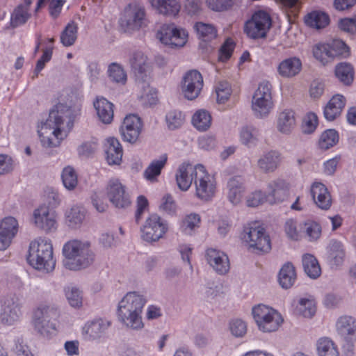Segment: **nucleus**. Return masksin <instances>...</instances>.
<instances>
[{
	"label": "nucleus",
	"instance_id": "nucleus-1",
	"mask_svg": "<svg viewBox=\"0 0 356 356\" xmlns=\"http://www.w3.org/2000/svg\"><path fill=\"white\" fill-rule=\"evenodd\" d=\"M57 100L47 120L38 127L40 143L44 147L58 146L73 126L74 115L72 107L60 102L63 95L58 96Z\"/></svg>",
	"mask_w": 356,
	"mask_h": 356
},
{
	"label": "nucleus",
	"instance_id": "nucleus-2",
	"mask_svg": "<svg viewBox=\"0 0 356 356\" xmlns=\"http://www.w3.org/2000/svg\"><path fill=\"white\" fill-rule=\"evenodd\" d=\"M63 265L71 270H79L88 267L95 259L91 244L88 241L70 240L63 247Z\"/></svg>",
	"mask_w": 356,
	"mask_h": 356
},
{
	"label": "nucleus",
	"instance_id": "nucleus-3",
	"mask_svg": "<svg viewBox=\"0 0 356 356\" xmlns=\"http://www.w3.org/2000/svg\"><path fill=\"white\" fill-rule=\"evenodd\" d=\"M145 302L143 297L136 292L127 293L118 305L120 321L133 329L141 328L143 325L141 313Z\"/></svg>",
	"mask_w": 356,
	"mask_h": 356
},
{
	"label": "nucleus",
	"instance_id": "nucleus-4",
	"mask_svg": "<svg viewBox=\"0 0 356 356\" xmlns=\"http://www.w3.org/2000/svg\"><path fill=\"white\" fill-rule=\"evenodd\" d=\"M53 254L51 240L40 237L31 242L27 259L30 265L35 268L49 272L53 270L56 266Z\"/></svg>",
	"mask_w": 356,
	"mask_h": 356
},
{
	"label": "nucleus",
	"instance_id": "nucleus-5",
	"mask_svg": "<svg viewBox=\"0 0 356 356\" xmlns=\"http://www.w3.org/2000/svg\"><path fill=\"white\" fill-rule=\"evenodd\" d=\"M129 63L138 77V87L142 90L140 98L149 105L155 104L157 102L156 90L151 88L149 82L144 79V77L145 79L147 77L145 74L148 67L147 56L142 51H137L132 54Z\"/></svg>",
	"mask_w": 356,
	"mask_h": 356
},
{
	"label": "nucleus",
	"instance_id": "nucleus-6",
	"mask_svg": "<svg viewBox=\"0 0 356 356\" xmlns=\"http://www.w3.org/2000/svg\"><path fill=\"white\" fill-rule=\"evenodd\" d=\"M252 313L258 329L263 332L277 331L284 321L277 310L263 304L254 307Z\"/></svg>",
	"mask_w": 356,
	"mask_h": 356
},
{
	"label": "nucleus",
	"instance_id": "nucleus-7",
	"mask_svg": "<svg viewBox=\"0 0 356 356\" xmlns=\"http://www.w3.org/2000/svg\"><path fill=\"white\" fill-rule=\"evenodd\" d=\"M243 232V238L252 252L262 254L270 250V236L262 226L251 223L244 228Z\"/></svg>",
	"mask_w": 356,
	"mask_h": 356
},
{
	"label": "nucleus",
	"instance_id": "nucleus-8",
	"mask_svg": "<svg viewBox=\"0 0 356 356\" xmlns=\"http://www.w3.org/2000/svg\"><path fill=\"white\" fill-rule=\"evenodd\" d=\"M274 107L272 96V85L268 81H261L255 90L252 108L257 117L267 116Z\"/></svg>",
	"mask_w": 356,
	"mask_h": 356
},
{
	"label": "nucleus",
	"instance_id": "nucleus-9",
	"mask_svg": "<svg viewBox=\"0 0 356 356\" xmlns=\"http://www.w3.org/2000/svg\"><path fill=\"white\" fill-rule=\"evenodd\" d=\"M194 184L195 195L197 198L208 201L215 195L216 191V179L207 172L205 167L202 164L195 165Z\"/></svg>",
	"mask_w": 356,
	"mask_h": 356
},
{
	"label": "nucleus",
	"instance_id": "nucleus-10",
	"mask_svg": "<svg viewBox=\"0 0 356 356\" xmlns=\"http://www.w3.org/2000/svg\"><path fill=\"white\" fill-rule=\"evenodd\" d=\"M271 26L272 19L270 15L264 10H258L245 22L243 31L251 39H261L266 38Z\"/></svg>",
	"mask_w": 356,
	"mask_h": 356
},
{
	"label": "nucleus",
	"instance_id": "nucleus-11",
	"mask_svg": "<svg viewBox=\"0 0 356 356\" xmlns=\"http://www.w3.org/2000/svg\"><path fill=\"white\" fill-rule=\"evenodd\" d=\"M120 26L124 32L139 30L147 25L145 8L137 3H129L125 7Z\"/></svg>",
	"mask_w": 356,
	"mask_h": 356
},
{
	"label": "nucleus",
	"instance_id": "nucleus-12",
	"mask_svg": "<svg viewBox=\"0 0 356 356\" xmlns=\"http://www.w3.org/2000/svg\"><path fill=\"white\" fill-rule=\"evenodd\" d=\"M168 230L166 221L159 215L152 213L141 227V237L147 242H156L163 238Z\"/></svg>",
	"mask_w": 356,
	"mask_h": 356
},
{
	"label": "nucleus",
	"instance_id": "nucleus-13",
	"mask_svg": "<svg viewBox=\"0 0 356 356\" xmlns=\"http://www.w3.org/2000/svg\"><path fill=\"white\" fill-rule=\"evenodd\" d=\"M336 328L338 333L346 340L342 347L345 356H353L352 341L356 339V319L350 316H342L337 320Z\"/></svg>",
	"mask_w": 356,
	"mask_h": 356
},
{
	"label": "nucleus",
	"instance_id": "nucleus-14",
	"mask_svg": "<svg viewBox=\"0 0 356 356\" xmlns=\"http://www.w3.org/2000/svg\"><path fill=\"white\" fill-rule=\"evenodd\" d=\"M157 35L162 43L170 47H181L188 40L187 31L177 27L175 24L163 25Z\"/></svg>",
	"mask_w": 356,
	"mask_h": 356
},
{
	"label": "nucleus",
	"instance_id": "nucleus-15",
	"mask_svg": "<svg viewBox=\"0 0 356 356\" xmlns=\"http://www.w3.org/2000/svg\"><path fill=\"white\" fill-rule=\"evenodd\" d=\"M106 194L110 202L117 208H126L131 203V197L125 186L118 179L109 180Z\"/></svg>",
	"mask_w": 356,
	"mask_h": 356
},
{
	"label": "nucleus",
	"instance_id": "nucleus-16",
	"mask_svg": "<svg viewBox=\"0 0 356 356\" xmlns=\"http://www.w3.org/2000/svg\"><path fill=\"white\" fill-rule=\"evenodd\" d=\"M143 129L141 119L134 114L127 115L120 127V133L124 140L135 143Z\"/></svg>",
	"mask_w": 356,
	"mask_h": 356
},
{
	"label": "nucleus",
	"instance_id": "nucleus-17",
	"mask_svg": "<svg viewBox=\"0 0 356 356\" xmlns=\"http://www.w3.org/2000/svg\"><path fill=\"white\" fill-rule=\"evenodd\" d=\"M290 184L282 179H277L268 183L267 202L270 204H278L285 201L289 195Z\"/></svg>",
	"mask_w": 356,
	"mask_h": 356
},
{
	"label": "nucleus",
	"instance_id": "nucleus-18",
	"mask_svg": "<svg viewBox=\"0 0 356 356\" xmlns=\"http://www.w3.org/2000/svg\"><path fill=\"white\" fill-rule=\"evenodd\" d=\"M203 86L202 74L197 70H191L184 78L182 91L184 97L193 100L198 97Z\"/></svg>",
	"mask_w": 356,
	"mask_h": 356
},
{
	"label": "nucleus",
	"instance_id": "nucleus-19",
	"mask_svg": "<svg viewBox=\"0 0 356 356\" xmlns=\"http://www.w3.org/2000/svg\"><path fill=\"white\" fill-rule=\"evenodd\" d=\"M2 307L3 312L0 314V323L10 325L19 320L22 312L17 297L10 296L5 299Z\"/></svg>",
	"mask_w": 356,
	"mask_h": 356
},
{
	"label": "nucleus",
	"instance_id": "nucleus-20",
	"mask_svg": "<svg viewBox=\"0 0 356 356\" xmlns=\"http://www.w3.org/2000/svg\"><path fill=\"white\" fill-rule=\"evenodd\" d=\"M35 225L45 232L55 230L57 227L56 216L47 206H40L33 213Z\"/></svg>",
	"mask_w": 356,
	"mask_h": 356
},
{
	"label": "nucleus",
	"instance_id": "nucleus-21",
	"mask_svg": "<svg viewBox=\"0 0 356 356\" xmlns=\"http://www.w3.org/2000/svg\"><path fill=\"white\" fill-rule=\"evenodd\" d=\"M18 231V222L13 217H6L0 223V250H5Z\"/></svg>",
	"mask_w": 356,
	"mask_h": 356
},
{
	"label": "nucleus",
	"instance_id": "nucleus-22",
	"mask_svg": "<svg viewBox=\"0 0 356 356\" xmlns=\"http://www.w3.org/2000/svg\"><path fill=\"white\" fill-rule=\"evenodd\" d=\"M207 261L211 266L219 274L224 275L229 269L228 257L223 252L213 248L207 250Z\"/></svg>",
	"mask_w": 356,
	"mask_h": 356
},
{
	"label": "nucleus",
	"instance_id": "nucleus-23",
	"mask_svg": "<svg viewBox=\"0 0 356 356\" xmlns=\"http://www.w3.org/2000/svg\"><path fill=\"white\" fill-rule=\"evenodd\" d=\"M311 195L316 206L327 210L332 205V197L327 187L321 182H314L311 186Z\"/></svg>",
	"mask_w": 356,
	"mask_h": 356
},
{
	"label": "nucleus",
	"instance_id": "nucleus-24",
	"mask_svg": "<svg viewBox=\"0 0 356 356\" xmlns=\"http://www.w3.org/2000/svg\"><path fill=\"white\" fill-rule=\"evenodd\" d=\"M195 165L193 166L189 163H181L176 172V181L178 187L184 191H186L191 187L195 180Z\"/></svg>",
	"mask_w": 356,
	"mask_h": 356
},
{
	"label": "nucleus",
	"instance_id": "nucleus-25",
	"mask_svg": "<svg viewBox=\"0 0 356 356\" xmlns=\"http://www.w3.org/2000/svg\"><path fill=\"white\" fill-rule=\"evenodd\" d=\"M227 198L233 204H239L244 196L245 188L244 180L240 176H235L229 179L227 182Z\"/></svg>",
	"mask_w": 356,
	"mask_h": 356
},
{
	"label": "nucleus",
	"instance_id": "nucleus-26",
	"mask_svg": "<svg viewBox=\"0 0 356 356\" xmlns=\"http://www.w3.org/2000/svg\"><path fill=\"white\" fill-rule=\"evenodd\" d=\"M104 146L108 163L109 165H120L122 161L123 150L119 140L113 137L108 138Z\"/></svg>",
	"mask_w": 356,
	"mask_h": 356
},
{
	"label": "nucleus",
	"instance_id": "nucleus-27",
	"mask_svg": "<svg viewBox=\"0 0 356 356\" xmlns=\"http://www.w3.org/2000/svg\"><path fill=\"white\" fill-rule=\"evenodd\" d=\"M111 325V322L102 318L86 323L83 327V334L89 340L100 338Z\"/></svg>",
	"mask_w": 356,
	"mask_h": 356
},
{
	"label": "nucleus",
	"instance_id": "nucleus-28",
	"mask_svg": "<svg viewBox=\"0 0 356 356\" xmlns=\"http://www.w3.org/2000/svg\"><path fill=\"white\" fill-rule=\"evenodd\" d=\"M346 98L342 95L337 94L332 96L323 110L325 119L332 121L339 117L346 105Z\"/></svg>",
	"mask_w": 356,
	"mask_h": 356
},
{
	"label": "nucleus",
	"instance_id": "nucleus-29",
	"mask_svg": "<svg viewBox=\"0 0 356 356\" xmlns=\"http://www.w3.org/2000/svg\"><path fill=\"white\" fill-rule=\"evenodd\" d=\"M149 2L160 14L166 16L175 17L181 10L178 0H149Z\"/></svg>",
	"mask_w": 356,
	"mask_h": 356
},
{
	"label": "nucleus",
	"instance_id": "nucleus-30",
	"mask_svg": "<svg viewBox=\"0 0 356 356\" xmlns=\"http://www.w3.org/2000/svg\"><path fill=\"white\" fill-rule=\"evenodd\" d=\"M296 126L295 113L292 110L286 109L280 113L277 119V129L283 134H289Z\"/></svg>",
	"mask_w": 356,
	"mask_h": 356
},
{
	"label": "nucleus",
	"instance_id": "nucleus-31",
	"mask_svg": "<svg viewBox=\"0 0 356 356\" xmlns=\"http://www.w3.org/2000/svg\"><path fill=\"white\" fill-rule=\"evenodd\" d=\"M32 0H24L23 3L18 5L11 15L10 24L14 28L24 24L31 17L29 8Z\"/></svg>",
	"mask_w": 356,
	"mask_h": 356
},
{
	"label": "nucleus",
	"instance_id": "nucleus-32",
	"mask_svg": "<svg viewBox=\"0 0 356 356\" xmlns=\"http://www.w3.org/2000/svg\"><path fill=\"white\" fill-rule=\"evenodd\" d=\"M94 106L99 120L105 123L109 124L113 118V104L104 97L97 98L94 102Z\"/></svg>",
	"mask_w": 356,
	"mask_h": 356
},
{
	"label": "nucleus",
	"instance_id": "nucleus-33",
	"mask_svg": "<svg viewBox=\"0 0 356 356\" xmlns=\"http://www.w3.org/2000/svg\"><path fill=\"white\" fill-rule=\"evenodd\" d=\"M301 68V60L292 57L282 60L278 65L277 71L283 77H293L300 72Z\"/></svg>",
	"mask_w": 356,
	"mask_h": 356
},
{
	"label": "nucleus",
	"instance_id": "nucleus-34",
	"mask_svg": "<svg viewBox=\"0 0 356 356\" xmlns=\"http://www.w3.org/2000/svg\"><path fill=\"white\" fill-rule=\"evenodd\" d=\"M49 307L48 306L41 305L33 312L32 323L34 328L40 334L49 332L47 329L49 323Z\"/></svg>",
	"mask_w": 356,
	"mask_h": 356
},
{
	"label": "nucleus",
	"instance_id": "nucleus-35",
	"mask_svg": "<svg viewBox=\"0 0 356 356\" xmlns=\"http://www.w3.org/2000/svg\"><path fill=\"white\" fill-rule=\"evenodd\" d=\"M168 156L164 154L159 159L153 160L144 172V177L150 181H155L161 175L162 169L167 163Z\"/></svg>",
	"mask_w": 356,
	"mask_h": 356
},
{
	"label": "nucleus",
	"instance_id": "nucleus-36",
	"mask_svg": "<svg viewBox=\"0 0 356 356\" xmlns=\"http://www.w3.org/2000/svg\"><path fill=\"white\" fill-rule=\"evenodd\" d=\"M305 22L309 27L321 29L329 24L330 17L324 12L314 10L306 15Z\"/></svg>",
	"mask_w": 356,
	"mask_h": 356
},
{
	"label": "nucleus",
	"instance_id": "nucleus-37",
	"mask_svg": "<svg viewBox=\"0 0 356 356\" xmlns=\"http://www.w3.org/2000/svg\"><path fill=\"white\" fill-rule=\"evenodd\" d=\"M280 163V155L277 152L270 151L258 161L260 169L266 172L275 170Z\"/></svg>",
	"mask_w": 356,
	"mask_h": 356
},
{
	"label": "nucleus",
	"instance_id": "nucleus-38",
	"mask_svg": "<svg viewBox=\"0 0 356 356\" xmlns=\"http://www.w3.org/2000/svg\"><path fill=\"white\" fill-rule=\"evenodd\" d=\"M296 279V273L294 266L291 263L284 264L280 270L278 280L282 288L291 287Z\"/></svg>",
	"mask_w": 356,
	"mask_h": 356
},
{
	"label": "nucleus",
	"instance_id": "nucleus-39",
	"mask_svg": "<svg viewBox=\"0 0 356 356\" xmlns=\"http://www.w3.org/2000/svg\"><path fill=\"white\" fill-rule=\"evenodd\" d=\"M316 351L318 356H339L337 346L328 337H321L317 341Z\"/></svg>",
	"mask_w": 356,
	"mask_h": 356
},
{
	"label": "nucleus",
	"instance_id": "nucleus-40",
	"mask_svg": "<svg viewBox=\"0 0 356 356\" xmlns=\"http://www.w3.org/2000/svg\"><path fill=\"white\" fill-rule=\"evenodd\" d=\"M335 75L344 85H350L354 79L353 67L347 63H339L335 67Z\"/></svg>",
	"mask_w": 356,
	"mask_h": 356
},
{
	"label": "nucleus",
	"instance_id": "nucleus-41",
	"mask_svg": "<svg viewBox=\"0 0 356 356\" xmlns=\"http://www.w3.org/2000/svg\"><path fill=\"white\" fill-rule=\"evenodd\" d=\"M302 265L305 273L311 278L316 279L321 273L318 260L312 254H306L302 257Z\"/></svg>",
	"mask_w": 356,
	"mask_h": 356
},
{
	"label": "nucleus",
	"instance_id": "nucleus-42",
	"mask_svg": "<svg viewBox=\"0 0 356 356\" xmlns=\"http://www.w3.org/2000/svg\"><path fill=\"white\" fill-rule=\"evenodd\" d=\"M193 125L199 131L207 130L211 124V116L204 110L197 111L192 118Z\"/></svg>",
	"mask_w": 356,
	"mask_h": 356
},
{
	"label": "nucleus",
	"instance_id": "nucleus-43",
	"mask_svg": "<svg viewBox=\"0 0 356 356\" xmlns=\"http://www.w3.org/2000/svg\"><path fill=\"white\" fill-rule=\"evenodd\" d=\"M339 134L334 129H327L322 133L318 146L322 150H327L334 146L339 142Z\"/></svg>",
	"mask_w": 356,
	"mask_h": 356
},
{
	"label": "nucleus",
	"instance_id": "nucleus-44",
	"mask_svg": "<svg viewBox=\"0 0 356 356\" xmlns=\"http://www.w3.org/2000/svg\"><path fill=\"white\" fill-rule=\"evenodd\" d=\"M197 34L202 40L209 41L217 36V31L216 28L209 24L203 22H197L194 26Z\"/></svg>",
	"mask_w": 356,
	"mask_h": 356
},
{
	"label": "nucleus",
	"instance_id": "nucleus-45",
	"mask_svg": "<svg viewBox=\"0 0 356 356\" xmlns=\"http://www.w3.org/2000/svg\"><path fill=\"white\" fill-rule=\"evenodd\" d=\"M78 27L74 22L67 24L60 35V42L65 47L72 45L77 38Z\"/></svg>",
	"mask_w": 356,
	"mask_h": 356
},
{
	"label": "nucleus",
	"instance_id": "nucleus-46",
	"mask_svg": "<svg viewBox=\"0 0 356 356\" xmlns=\"http://www.w3.org/2000/svg\"><path fill=\"white\" fill-rule=\"evenodd\" d=\"M259 131L253 127L246 126L240 132V139L243 144L252 147L257 144Z\"/></svg>",
	"mask_w": 356,
	"mask_h": 356
},
{
	"label": "nucleus",
	"instance_id": "nucleus-47",
	"mask_svg": "<svg viewBox=\"0 0 356 356\" xmlns=\"http://www.w3.org/2000/svg\"><path fill=\"white\" fill-rule=\"evenodd\" d=\"M61 179L64 186L68 190L74 189L78 183L77 175L70 166H67L63 170Z\"/></svg>",
	"mask_w": 356,
	"mask_h": 356
},
{
	"label": "nucleus",
	"instance_id": "nucleus-48",
	"mask_svg": "<svg viewBox=\"0 0 356 356\" xmlns=\"http://www.w3.org/2000/svg\"><path fill=\"white\" fill-rule=\"evenodd\" d=\"M329 48L327 43L318 44L313 48L314 56L323 65L333 59Z\"/></svg>",
	"mask_w": 356,
	"mask_h": 356
},
{
	"label": "nucleus",
	"instance_id": "nucleus-49",
	"mask_svg": "<svg viewBox=\"0 0 356 356\" xmlns=\"http://www.w3.org/2000/svg\"><path fill=\"white\" fill-rule=\"evenodd\" d=\"M327 44L329 45L330 54L332 55V58L339 56H346L349 54V47L341 40L335 39Z\"/></svg>",
	"mask_w": 356,
	"mask_h": 356
},
{
	"label": "nucleus",
	"instance_id": "nucleus-50",
	"mask_svg": "<svg viewBox=\"0 0 356 356\" xmlns=\"http://www.w3.org/2000/svg\"><path fill=\"white\" fill-rule=\"evenodd\" d=\"M109 78L114 82L124 84L127 81V74L123 68L118 64H111L108 70Z\"/></svg>",
	"mask_w": 356,
	"mask_h": 356
},
{
	"label": "nucleus",
	"instance_id": "nucleus-51",
	"mask_svg": "<svg viewBox=\"0 0 356 356\" xmlns=\"http://www.w3.org/2000/svg\"><path fill=\"white\" fill-rule=\"evenodd\" d=\"M200 223V217L198 214L191 213L182 220L181 228L186 234H191L195 227H198Z\"/></svg>",
	"mask_w": 356,
	"mask_h": 356
},
{
	"label": "nucleus",
	"instance_id": "nucleus-52",
	"mask_svg": "<svg viewBox=\"0 0 356 356\" xmlns=\"http://www.w3.org/2000/svg\"><path fill=\"white\" fill-rule=\"evenodd\" d=\"M65 296L70 305L73 307H79L82 305L81 292L74 286H67L65 289Z\"/></svg>",
	"mask_w": 356,
	"mask_h": 356
},
{
	"label": "nucleus",
	"instance_id": "nucleus-53",
	"mask_svg": "<svg viewBox=\"0 0 356 356\" xmlns=\"http://www.w3.org/2000/svg\"><path fill=\"white\" fill-rule=\"evenodd\" d=\"M165 119L168 128L172 130L179 128L184 122V115L176 110L170 111Z\"/></svg>",
	"mask_w": 356,
	"mask_h": 356
},
{
	"label": "nucleus",
	"instance_id": "nucleus-54",
	"mask_svg": "<svg viewBox=\"0 0 356 356\" xmlns=\"http://www.w3.org/2000/svg\"><path fill=\"white\" fill-rule=\"evenodd\" d=\"M217 102L219 104H224L230 97L232 88L227 81H221L216 87Z\"/></svg>",
	"mask_w": 356,
	"mask_h": 356
},
{
	"label": "nucleus",
	"instance_id": "nucleus-55",
	"mask_svg": "<svg viewBox=\"0 0 356 356\" xmlns=\"http://www.w3.org/2000/svg\"><path fill=\"white\" fill-rule=\"evenodd\" d=\"M318 124L317 115L314 113H308L302 120V131L305 134H312L316 130Z\"/></svg>",
	"mask_w": 356,
	"mask_h": 356
},
{
	"label": "nucleus",
	"instance_id": "nucleus-56",
	"mask_svg": "<svg viewBox=\"0 0 356 356\" xmlns=\"http://www.w3.org/2000/svg\"><path fill=\"white\" fill-rule=\"evenodd\" d=\"M300 312L306 318H312L316 313V305L314 300L302 298L300 300Z\"/></svg>",
	"mask_w": 356,
	"mask_h": 356
},
{
	"label": "nucleus",
	"instance_id": "nucleus-57",
	"mask_svg": "<svg viewBox=\"0 0 356 356\" xmlns=\"http://www.w3.org/2000/svg\"><path fill=\"white\" fill-rule=\"evenodd\" d=\"M304 228L309 241L317 240L321 234V225L313 220H307L304 223Z\"/></svg>",
	"mask_w": 356,
	"mask_h": 356
},
{
	"label": "nucleus",
	"instance_id": "nucleus-58",
	"mask_svg": "<svg viewBox=\"0 0 356 356\" xmlns=\"http://www.w3.org/2000/svg\"><path fill=\"white\" fill-rule=\"evenodd\" d=\"M236 44L230 38L225 40L219 50V59L221 61H227L230 58L234 50Z\"/></svg>",
	"mask_w": 356,
	"mask_h": 356
},
{
	"label": "nucleus",
	"instance_id": "nucleus-59",
	"mask_svg": "<svg viewBox=\"0 0 356 356\" xmlns=\"http://www.w3.org/2000/svg\"><path fill=\"white\" fill-rule=\"evenodd\" d=\"M286 236L293 241H298L300 238V232L297 227V222L293 219H288L284 225Z\"/></svg>",
	"mask_w": 356,
	"mask_h": 356
},
{
	"label": "nucleus",
	"instance_id": "nucleus-60",
	"mask_svg": "<svg viewBox=\"0 0 356 356\" xmlns=\"http://www.w3.org/2000/svg\"><path fill=\"white\" fill-rule=\"evenodd\" d=\"M246 202L250 207H256L267 202L266 193L261 191H256L248 195Z\"/></svg>",
	"mask_w": 356,
	"mask_h": 356
},
{
	"label": "nucleus",
	"instance_id": "nucleus-61",
	"mask_svg": "<svg viewBox=\"0 0 356 356\" xmlns=\"http://www.w3.org/2000/svg\"><path fill=\"white\" fill-rule=\"evenodd\" d=\"M234 0H206L209 8L214 11L228 10L234 5Z\"/></svg>",
	"mask_w": 356,
	"mask_h": 356
},
{
	"label": "nucleus",
	"instance_id": "nucleus-62",
	"mask_svg": "<svg viewBox=\"0 0 356 356\" xmlns=\"http://www.w3.org/2000/svg\"><path fill=\"white\" fill-rule=\"evenodd\" d=\"M229 328L233 335L237 337H243L247 331L246 323L241 319H234L231 321Z\"/></svg>",
	"mask_w": 356,
	"mask_h": 356
},
{
	"label": "nucleus",
	"instance_id": "nucleus-63",
	"mask_svg": "<svg viewBox=\"0 0 356 356\" xmlns=\"http://www.w3.org/2000/svg\"><path fill=\"white\" fill-rule=\"evenodd\" d=\"M202 2L201 0H185L184 9L189 15H195L202 10Z\"/></svg>",
	"mask_w": 356,
	"mask_h": 356
},
{
	"label": "nucleus",
	"instance_id": "nucleus-64",
	"mask_svg": "<svg viewBox=\"0 0 356 356\" xmlns=\"http://www.w3.org/2000/svg\"><path fill=\"white\" fill-rule=\"evenodd\" d=\"M160 209L168 214H173L176 211V204L172 197L167 194L164 195L161 200V203L159 206Z\"/></svg>",
	"mask_w": 356,
	"mask_h": 356
}]
</instances>
